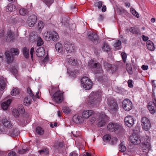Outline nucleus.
I'll return each instance as SVG.
<instances>
[{"mask_svg": "<svg viewBox=\"0 0 156 156\" xmlns=\"http://www.w3.org/2000/svg\"><path fill=\"white\" fill-rule=\"evenodd\" d=\"M137 148H138V153L140 154H144V153L147 154L150 149V144L149 142V137L146 136L145 137L140 136L137 133Z\"/></svg>", "mask_w": 156, "mask_h": 156, "instance_id": "f257e3e1", "label": "nucleus"}, {"mask_svg": "<svg viewBox=\"0 0 156 156\" xmlns=\"http://www.w3.org/2000/svg\"><path fill=\"white\" fill-rule=\"evenodd\" d=\"M102 96V93L100 91L92 92L88 98V104L91 106L98 104L101 100Z\"/></svg>", "mask_w": 156, "mask_h": 156, "instance_id": "f03ea898", "label": "nucleus"}, {"mask_svg": "<svg viewBox=\"0 0 156 156\" xmlns=\"http://www.w3.org/2000/svg\"><path fill=\"white\" fill-rule=\"evenodd\" d=\"M20 53L19 50L17 48H12L9 51H5V58L7 64H10L13 61V56L18 55Z\"/></svg>", "mask_w": 156, "mask_h": 156, "instance_id": "7ed1b4c3", "label": "nucleus"}, {"mask_svg": "<svg viewBox=\"0 0 156 156\" xmlns=\"http://www.w3.org/2000/svg\"><path fill=\"white\" fill-rule=\"evenodd\" d=\"M108 130L111 132H115L119 134L123 133L124 129L119 124L111 122L108 125Z\"/></svg>", "mask_w": 156, "mask_h": 156, "instance_id": "20e7f679", "label": "nucleus"}, {"mask_svg": "<svg viewBox=\"0 0 156 156\" xmlns=\"http://www.w3.org/2000/svg\"><path fill=\"white\" fill-rule=\"evenodd\" d=\"M43 37L46 41H50L51 40L53 41H56L59 36L57 33L55 31L46 32L43 34Z\"/></svg>", "mask_w": 156, "mask_h": 156, "instance_id": "39448f33", "label": "nucleus"}, {"mask_svg": "<svg viewBox=\"0 0 156 156\" xmlns=\"http://www.w3.org/2000/svg\"><path fill=\"white\" fill-rule=\"evenodd\" d=\"M81 85L86 90L90 89L92 86V82L90 79L87 76L83 77L81 79Z\"/></svg>", "mask_w": 156, "mask_h": 156, "instance_id": "423d86ee", "label": "nucleus"}, {"mask_svg": "<svg viewBox=\"0 0 156 156\" xmlns=\"http://www.w3.org/2000/svg\"><path fill=\"white\" fill-rule=\"evenodd\" d=\"M88 67L91 69H95L96 73H103V70L99 63H96L94 60H90L88 62Z\"/></svg>", "mask_w": 156, "mask_h": 156, "instance_id": "0eeeda50", "label": "nucleus"}, {"mask_svg": "<svg viewBox=\"0 0 156 156\" xmlns=\"http://www.w3.org/2000/svg\"><path fill=\"white\" fill-rule=\"evenodd\" d=\"M2 122L3 125L4 126L5 128L2 125L0 124V133H2V130H4L6 129L12 128V125L10 120L8 118H4L2 120Z\"/></svg>", "mask_w": 156, "mask_h": 156, "instance_id": "6e6552de", "label": "nucleus"}, {"mask_svg": "<svg viewBox=\"0 0 156 156\" xmlns=\"http://www.w3.org/2000/svg\"><path fill=\"white\" fill-rule=\"evenodd\" d=\"M142 129L145 131L149 130L151 127V123L149 120L145 117H143L141 120Z\"/></svg>", "mask_w": 156, "mask_h": 156, "instance_id": "1a4fd4ad", "label": "nucleus"}, {"mask_svg": "<svg viewBox=\"0 0 156 156\" xmlns=\"http://www.w3.org/2000/svg\"><path fill=\"white\" fill-rule=\"evenodd\" d=\"M63 99V93L60 91L56 92L53 95V100L57 103H61Z\"/></svg>", "mask_w": 156, "mask_h": 156, "instance_id": "9d476101", "label": "nucleus"}, {"mask_svg": "<svg viewBox=\"0 0 156 156\" xmlns=\"http://www.w3.org/2000/svg\"><path fill=\"white\" fill-rule=\"evenodd\" d=\"M11 128L6 129L4 130H2V133L11 136H18L19 134V131L16 128L11 129Z\"/></svg>", "mask_w": 156, "mask_h": 156, "instance_id": "9b49d317", "label": "nucleus"}, {"mask_svg": "<svg viewBox=\"0 0 156 156\" xmlns=\"http://www.w3.org/2000/svg\"><path fill=\"white\" fill-rule=\"evenodd\" d=\"M123 108L126 111H129L132 108V103L128 99L124 100L122 103Z\"/></svg>", "mask_w": 156, "mask_h": 156, "instance_id": "f8f14e48", "label": "nucleus"}, {"mask_svg": "<svg viewBox=\"0 0 156 156\" xmlns=\"http://www.w3.org/2000/svg\"><path fill=\"white\" fill-rule=\"evenodd\" d=\"M109 108L111 112H113L117 111L118 108L117 103L113 100H109L108 103Z\"/></svg>", "mask_w": 156, "mask_h": 156, "instance_id": "ddd939ff", "label": "nucleus"}, {"mask_svg": "<svg viewBox=\"0 0 156 156\" xmlns=\"http://www.w3.org/2000/svg\"><path fill=\"white\" fill-rule=\"evenodd\" d=\"M64 46L66 51L69 53L73 52L75 49L73 44L67 41L65 42Z\"/></svg>", "mask_w": 156, "mask_h": 156, "instance_id": "4468645a", "label": "nucleus"}, {"mask_svg": "<svg viewBox=\"0 0 156 156\" xmlns=\"http://www.w3.org/2000/svg\"><path fill=\"white\" fill-rule=\"evenodd\" d=\"M88 37L89 39L95 44H97L99 42L98 35L95 33H88Z\"/></svg>", "mask_w": 156, "mask_h": 156, "instance_id": "2eb2a0df", "label": "nucleus"}, {"mask_svg": "<svg viewBox=\"0 0 156 156\" xmlns=\"http://www.w3.org/2000/svg\"><path fill=\"white\" fill-rule=\"evenodd\" d=\"M37 18L35 15H32L30 16L27 20L28 24L29 26L32 27L36 23Z\"/></svg>", "mask_w": 156, "mask_h": 156, "instance_id": "dca6fc26", "label": "nucleus"}, {"mask_svg": "<svg viewBox=\"0 0 156 156\" xmlns=\"http://www.w3.org/2000/svg\"><path fill=\"white\" fill-rule=\"evenodd\" d=\"M124 121L126 125L129 127H131L134 124V119L131 116H127L125 118Z\"/></svg>", "mask_w": 156, "mask_h": 156, "instance_id": "f3484780", "label": "nucleus"}, {"mask_svg": "<svg viewBox=\"0 0 156 156\" xmlns=\"http://www.w3.org/2000/svg\"><path fill=\"white\" fill-rule=\"evenodd\" d=\"M14 34L13 32L10 30L8 31L7 33L6 40L7 41L13 42L15 39Z\"/></svg>", "mask_w": 156, "mask_h": 156, "instance_id": "a211bd4d", "label": "nucleus"}, {"mask_svg": "<svg viewBox=\"0 0 156 156\" xmlns=\"http://www.w3.org/2000/svg\"><path fill=\"white\" fill-rule=\"evenodd\" d=\"M133 131V133L130 136L129 140L133 144L136 145V130H134Z\"/></svg>", "mask_w": 156, "mask_h": 156, "instance_id": "6ab92c4d", "label": "nucleus"}, {"mask_svg": "<svg viewBox=\"0 0 156 156\" xmlns=\"http://www.w3.org/2000/svg\"><path fill=\"white\" fill-rule=\"evenodd\" d=\"M94 114V111L92 110H86L84 111L82 114L83 117L85 119H87L89 117L91 116Z\"/></svg>", "mask_w": 156, "mask_h": 156, "instance_id": "aec40b11", "label": "nucleus"}, {"mask_svg": "<svg viewBox=\"0 0 156 156\" xmlns=\"http://www.w3.org/2000/svg\"><path fill=\"white\" fill-rule=\"evenodd\" d=\"M73 121L76 124H80L82 123L83 119L81 116H79L77 114L75 115L73 118Z\"/></svg>", "mask_w": 156, "mask_h": 156, "instance_id": "412c9836", "label": "nucleus"}, {"mask_svg": "<svg viewBox=\"0 0 156 156\" xmlns=\"http://www.w3.org/2000/svg\"><path fill=\"white\" fill-rule=\"evenodd\" d=\"M45 54V50L43 47L38 48L36 52L37 55L39 57H41L44 56Z\"/></svg>", "mask_w": 156, "mask_h": 156, "instance_id": "4be33fe9", "label": "nucleus"}, {"mask_svg": "<svg viewBox=\"0 0 156 156\" xmlns=\"http://www.w3.org/2000/svg\"><path fill=\"white\" fill-rule=\"evenodd\" d=\"M146 45L147 49L151 51H154L155 49L154 44L150 40L147 41L146 43Z\"/></svg>", "mask_w": 156, "mask_h": 156, "instance_id": "5701e85b", "label": "nucleus"}, {"mask_svg": "<svg viewBox=\"0 0 156 156\" xmlns=\"http://www.w3.org/2000/svg\"><path fill=\"white\" fill-rule=\"evenodd\" d=\"M104 72L103 70V73H95L97 79L101 81L104 82L106 80V77L104 75Z\"/></svg>", "mask_w": 156, "mask_h": 156, "instance_id": "b1692460", "label": "nucleus"}, {"mask_svg": "<svg viewBox=\"0 0 156 156\" xmlns=\"http://www.w3.org/2000/svg\"><path fill=\"white\" fill-rule=\"evenodd\" d=\"M6 80L3 77L0 78V90H3L5 87Z\"/></svg>", "mask_w": 156, "mask_h": 156, "instance_id": "393cba45", "label": "nucleus"}, {"mask_svg": "<svg viewBox=\"0 0 156 156\" xmlns=\"http://www.w3.org/2000/svg\"><path fill=\"white\" fill-rule=\"evenodd\" d=\"M12 101V100L10 99L6 101L3 102L2 104V108L4 110H7L9 105Z\"/></svg>", "mask_w": 156, "mask_h": 156, "instance_id": "a878e982", "label": "nucleus"}, {"mask_svg": "<svg viewBox=\"0 0 156 156\" xmlns=\"http://www.w3.org/2000/svg\"><path fill=\"white\" fill-rule=\"evenodd\" d=\"M5 10L7 12H12L15 9V6L11 3H9L5 7Z\"/></svg>", "mask_w": 156, "mask_h": 156, "instance_id": "bb28decb", "label": "nucleus"}, {"mask_svg": "<svg viewBox=\"0 0 156 156\" xmlns=\"http://www.w3.org/2000/svg\"><path fill=\"white\" fill-rule=\"evenodd\" d=\"M154 106L153 105V103L152 101L148 103L147 108L150 112L152 114H154L156 111Z\"/></svg>", "mask_w": 156, "mask_h": 156, "instance_id": "cd10ccee", "label": "nucleus"}, {"mask_svg": "<svg viewBox=\"0 0 156 156\" xmlns=\"http://www.w3.org/2000/svg\"><path fill=\"white\" fill-rule=\"evenodd\" d=\"M23 104L26 106H29L31 103L32 100L30 97L26 96L24 99Z\"/></svg>", "mask_w": 156, "mask_h": 156, "instance_id": "c85d7f7f", "label": "nucleus"}, {"mask_svg": "<svg viewBox=\"0 0 156 156\" xmlns=\"http://www.w3.org/2000/svg\"><path fill=\"white\" fill-rule=\"evenodd\" d=\"M20 16L19 15L16 14L12 16L11 19L14 23H19L21 20V19L20 18Z\"/></svg>", "mask_w": 156, "mask_h": 156, "instance_id": "c756f323", "label": "nucleus"}, {"mask_svg": "<svg viewBox=\"0 0 156 156\" xmlns=\"http://www.w3.org/2000/svg\"><path fill=\"white\" fill-rule=\"evenodd\" d=\"M55 48L57 51L59 53H61L62 51V46L60 43H57L55 45Z\"/></svg>", "mask_w": 156, "mask_h": 156, "instance_id": "7c9ffc66", "label": "nucleus"}, {"mask_svg": "<svg viewBox=\"0 0 156 156\" xmlns=\"http://www.w3.org/2000/svg\"><path fill=\"white\" fill-rule=\"evenodd\" d=\"M23 52L24 57L27 58H28L29 56V51L26 47L23 48Z\"/></svg>", "mask_w": 156, "mask_h": 156, "instance_id": "2f4dec72", "label": "nucleus"}, {"mask_svg": "<svg viewBox=\"0 0 156 156\" xmlns=\"http://www.w3.org/2000/svg\"><path fill=\"white\" fill-rule=\"evenodd\" d=\"M19 12L20 15L22 16H25L28 12V10L25 8H22L19 10Z\"/></svg>", "mask_w": 156, "mask_h": 156, "instance_id": "473e14b6", "label": "nucleus"}, {"mask_svg": "<svg viewBox=\"0 0 156 156\" xmlns=\"http://www.w3.org/2000/svg\"><path fill=\"white\" fill-rule=\"evenodd\" d=\"M102 49L104 51L106 52H108L110 50V48L108 44L106 43H104Z\"/></svg>", "mask_w": 156, "mask_h": 156, "instance_id": "72a5a7b5", "label": "nucleus"}, {"mask_svg": "<svg viewBox=\"0 0 156 156\" xmlns=\"http://www.w3.org/2000/svg\"><path fill=\"white\" fill-rule=\"evenodd\" d=\"M121 41L119 40H117L115 41V42L114 44V46L115 48H117V49L119 50L121 48Z\"/></svg>", "mask_w": 156, "mask_h": 156, "instance_id": "f704fd0d", "label": "nucleus"}, {"mask_svg": "<svg viewBox=\"0 0 156 156\" xmlns=\"http://www.w3.org/2000/svg\"><path fill=\"white\" fill-rule=\"evenodd\" d=\"M99 120L102 119L105 121H107L108 120V118L104 113L101 112L100 115Z\"/></svg>", "mask_w": 156, "mask_h": 156, "instance_id": "c9c22d12", "label": "nucleus"}, {"mask_svg": "<svg viewBox=\"0 0 156 156\" xmlns=\"http://www.w3.org/2000/svg\"><path fill=\"white\" fill-rule=\"evenodd\" d=\"M129 31L134 34H136V29L135 27H131L129 29L127 28L126 30V32H128Z\"/></svg>", "mask_w": 156, "mask_h": 156, "instance_id": "e433bc0d", "label": "nucleus"}, {"mask_svg": "<svg viewBox=\"0 0 156 156\" xmlns=\"http://www.w3.org/2000/svg\"><path fill=\"white\" fill-rule=\"evenodd\" d=\"M20 93V90L17 88H15L13 89L11 92L12 95L15 96Z\"/></svg>", "mask_w": 156, "mask_h": 156, "instance_id": "4c0bfd02", "label": "nucleus"}, {"mask_svg": "<svg viewBox=\"0 0 156 156\" xmlns=\"http://www.w3.org/2000/svg\"><path fill=\"white\" fill-rule=\"evenodd\" d=\"M36 132L40 135H43L44 133V130L41 127L38 126L36 129Z\"/></svg>", "mask_w": 156, "mask_h": 156, "instance_id": "58836bf2", "label": "nucleus"}, {"mask_svg": "<svg viewBox=\"0 0 156 156\" xmlns=\"http://www.w3.org/2000/svg\"><path fill=\"white\" fill-rule=\"evenodd\" d=\"M38 152L41 155L48 154L49 153V151L48 149L45 148L39 150Z\"/></svg>", "mask_w": 156, "mask_h": 156, "instance_id": "ea45409f", "label": "nucleus"}, {"mask_svg": "<svg viewBox=\"0 0 156 156\" xmlns=\"http://www.w3.org/2000/svg\"><path fill=\"white\" fill-rule=\"evenodd\" d=\"M111 138V137L110 135L106 134L104 136L103 139L104 142H107L110 141Z\"/></svg>", "mask_w": 156, "mask_h": 156, "instance_id": "a19ab883", "label": "nucleus"}, {"mask_svg": "<svg viewBox=\"0 0 156 156\" xmlns=\"http://www.w3.org/2000/svg\"><path fill=\"white\" fill-rule=\"evenodd\" d=\"M119 150L120 151L122 152H124L126 150V148L123 145L122 142L119 144Z\"/></svg>", "mask_w": 156, "mask_h": 156, "instance_id": "79ce46f5", "label": "nucleus"}, {"mask_svg": "<svg viewBox=\"0 0 156 156\" xmlns=\"http://www.w3.org/2000/svg\"><path fill=\"white\" fill-rule=\"evenodd\" d=\"M68 62L71 64L72 66H75L77 65V62L75 59H73L71 58H69Z\"/></svg>", "mask_w": 156, "mask_h": 156, "instance_id": "37998d69", "label": "nucleus"}, {"mask_svg": "<svg viewBox=\"0 0 156 156\" xmlns=\"http://www.w3.org/2000/svg\"><path fill=\"white\" fill-rule=\"evenodd\" d=\"M99 121L98 123V126L101 127L103 126H104L106 124V122L107 121H105L102 119L99 120Z\"/></svg>", "mask_w": 156, "mask_h": 156, "instance_id": "c03bdc74", "label": "nucleus"}, {"mask_svg": "<svg viewBox=\"0 0 156 156\" xmlns=\"http://www.w3.org/2000/svg\"><path fill=\"white\" fill-rule=\"evenodd\" d=\"M11 72L12 74L13 75L16 77L18 75V70L14 67H12L11 68Z\"/></svg>", "mask_w": 156, "mask_h": 156, "instance_id": "a18cd8bd", "label": "nucleus"}, {"mask_svg": "<svg viewBox=\"0 0 156 156\" xmlns=\"http://www.w3.org/2000/svg\"><path fill=\"white\" fill-rule=\"evenodd\" d=\"M49 7L53 2L54 0H42Z\"/></svg>", "mask_w": 156, "mask_h": 156, "instance_id": "49530a36", "label": "nucleus"}, {"mask_svg": "<svg viewBox=\"0 0 156 156\" xmlns=\"http://www.w3.org/2000/svg\"><path fill=\"white\" fill-rule=\"evenodd\" d=\"M27 91L28 93L30 94V97H32L34 101L35 100V97L34 96V95L33 94L32 91L31 89L30 88H28L27 90Z\"/></svg>", "mask_w": 156, "mask_h": 156, "instance_id": "de8ad7c7", "label": "nucleus"}, {"mask_svg": "<svg viewBox=\"0 0 156 156\" xmlns=\"http://www.w3.org/2000/svg\"><path fill=\"white\" fill-rule=\"evenodd\" d=\"M44 43L42 39L40 37H38V40L37 41V45L38 46H41Z\"/></svg>", "mask_w": 156, "mask_h": 156, "instance_id": "09e8293b", "label": "nucleus"}, {"mask_svg": "<svg viewBox=\"0 0 156 156\" xmlns=\"http://www.w3.org/2000/svg\"><path fill=\"white\" fill-rule=\"evenodd\" d=\"M126 69L128 72L130 74H132L133 72L132 71V68L131 66L129 64H127L126 65Z\"/></svg>", "mask_w": 156, "mask_h": 156, "instance_id": "8fccbe9b", "label": "nucleus"}, {"mask_svg": "<svg viewBox=\"0 0 156 156\" xmlns=\"http://www.w3.org/2000/svg\"><path fill=\"white\" fill-rule=\"evenodd\" d=\"M12 115L16 117L17 118L19 117L20 115L18 111L16 109H13L12 112Z\"/></svg>", "mask_w": 156, "mask_h": 156, "instance_id": "3c124183", "label": "nucleus"}, {"mask_svg": "<svg viewBox=\"0 0 156 156\" xmlns=\"http://www.w3.org/2000/svg\"><path fill=\"white\" fill-rule=\"evenodd\" d=\"M103 5V2L102 1H99L94 4V5L95 7H98L99 9L101 8Z\"/></svg>", "mask_w": 156, "mask_h": 156, "instance_id": "603ef678", "label": "nucleus"}, {"mask_svg": "<svg viewBox=\"0 0 156 156\" xmlns=\"http://www.w3.org/2000/svg\"><path fill=\"white\" fill-rule=\"evenodd\" d=\"M62 110L64 113L66 114L69 113L71 111L69 108L67 107H64L62 108Z\"/></svg>", "mask_w": 156, "mask_h": 156, "instance_id": "864d4df0", "label": "nucleus"}, {"mask_svg": "<svg viewBox=\"0 0 156 156\" xmlns=\"http://www.w3.org/2000/svg\"><path fill=\"white\" fill-rule=\"evenodd\" d=\"M112 65L106 62H104V66L105 68L108 70H110Z\"/></svg>", "mask_w": 156, "mask_h": 156, "instance_id": "5fc2aeb1", "label": "nucleus"}, {"mask_svg": "<svg viewBox=\"0 0 156 156\" xmlns=\"http://www.w3.org/2000/svg\"><path fill=\"white\" fill-rule=\"evenodd\" d=\"M44 27V23L42 21H40L38 23V27L39 30L42 29Z\"/></svg>", "mask_w": 156, "mask_h": 156, "instance_id": "6e6d98bb", "label": "nucleus"}, {"mask_svg": "<svg viewBox=\"0 0 156 156\" xmlns=\"http://www.w3.org/2000/svg\"><path fill=\"white\" fill-rule=\"evenodd\" d=\"M28 150L27 148L25 149L23 148L22 149L19 150L18 152L20 154H23L25 153Z\"/></svg>", "mask_w": 156, "mask_h": 156, "instance_id": "4d7b16f0", "label": "nucleus"}, {"mask_svg": "<svg viewBox=\"0 0 156 156\" xmlns=\"http://www.w3.org/2000/svg\"><path fill=\"white\" fill-rule=\"evenodd\" d=\"M63 144L61 142H58L57 143V144L55 146L56 148H58L63 147Z\"/></svg>", "mask_w": 156, "mask_h": 156, "instance_id": "13d9d810", "label": "nucleus"}, {"mask_svg": "<svg viewBox=\"0 0 156 156\" xmlns=\"http://www.w3.org/2000/svg\"><path fill=\"white\" fill-rule=\"evenodd\" d=\"M121 55L123 61L125 62L127 57L126 54L125 52H122L121 53Z\"/></svg>", "mask_w": 156, "mask_h": 156, "instance_id": "bf43d9fd", "label": "nucleus"}, {"mask_svg": "<svg viewBox=\"0 0 156 156\" xmlns=\"http://www.w3.org/2000/svg\"><path fill=\"white\" fill-rule=\"evenodd\" d=\"M90 121L93 123L95 121L96 118L94 116V114L92 115V116H90Z\"/></svg>", "mask_w": 156, "mask_h": 156, "instance_id": "052dcab7", "label": "nucleus"}, {"mask_svg": "<svg viewBox=\"0 0 156 156\" xmlns=\"http://www.w3.org/2000/svg\"><path fill=\"white\" fill-rule=\"evenodd\" d=\"M130 11L132 14L136 17V12L134 9L131 8L130 9Z\"/></svg>", "mask_w": 156, "mask_h": 156, "instance_id": "680f3d73", "label": "nucleus"}, {"mask_svg": "<svg viewBox=\"0 0 156 156\" xmlns=\"http://www.w3.org/2000/svg\"><path fill=\"white\" fill-rule=\"evenodd\" d=\"M118 140V139L116 137H113L112 138L111 140V143L112 144H116Z\"/></svg>", "mask_w": 156, "mask_h": 156, "instance_id": "e2e57ef3", "label": "nucleus"}, {"mask_svg": "<svg viewBox=\"0 0 156 156\" xmlns=\"http://www.w3.org/2000/svg\"><path fill=\"white\" fill-rule=\"evenodd\" d=\"M110 70H111L113 73L116 70V66L115 65H112Z\"/></svg>", "mask_w": 156, "mask_h": 156, "instance_id": "0e129e2a", "label": "nucleus"}, {"mask_svg": "<svg viewBox=\"0 0 156 156\" xmlns=\"http://www.w3.org/2000/svg\"><path fill=\"white\" fill-rule=\"evenodd\" d=\"M142 38L143 40L144 41H148V40L149 39V38L148 37L144 35H142Z\"/></svg>", "mask_w": 156, "mask_h": 156, "instance_id": "69168bd1", "label": "nucleus"}, {"mask_svg": "<svg viewBox=\"0 0 156 156\" xmlns=\"http://www.w3.org/2000/svg\"><path fill=\"white\" fill-rule=\"evenodd\" d=\"M9 156H16V153L13 151L10 152L8 154Z\"/></svg>", "mask_w": 156, "mask_h": 156, "instance_id": "338daca9", "label": "nucleus"}, {"mask_svg": "<svg viewBox=\"0 0 156 156\" xmlns=\"http://www.w3.org/2000/svg\"><path fill=\"white\" fill-rule=\"evenodd\" d=\"M78 154L74 151L72 152L69 155V156H78Z\"/></svg>", "mask_w": 156, "mask_h": 156, "instance_id": "774afa93", "label": "nucleus"}]
</instances>
